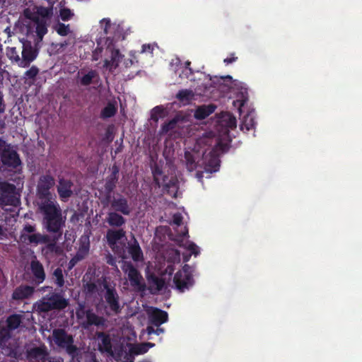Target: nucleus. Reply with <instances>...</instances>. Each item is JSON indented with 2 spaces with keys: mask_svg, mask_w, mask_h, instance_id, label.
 <instances>
[{
  "mask_svg": "<svg viewBox=\"0 0 362 362\" xmlns=\"http://www.w3.org/2000/svg\"><path fill=\"white\" fill-rule=\"evenodd\" d=\"M40 209L43 215V226L48 233L57 235V240L62 235L65 219L62 217L59 204L54 199L42 202Z\"/></svg>",
  "mask_w": 362,
  "mask_h": 362,
  "instance_id": "1",
  "label": "nucleus"
},
{
  "mask_svg": "<svg viewBox=\"0 0 362 362\" xmlns=\"http://www.w3.org/2000/svg\"><path fill=\"white\" fill-rule=\"evenodd\" d=\"M69 305V300L64 298L62 292H51L35 302L33 308L37 313L41 314L52 310L61 311Z\"/></svg>",
  "mask_w": 362,
  "mask_h": 362,
  "instance_id": "2",
  "label": "nucleus"
},
{
  "mask_svg": "<svg viewBox=\"0 0 362 362\" xmlns=\"http://www.w3.org/2000/svg\"><path fill=\"white\" fill-rule=\"evenodd\" d=\"M9 315L5 321V325L0 326V341L4 343L7 339H11L13 332L21 327L24 320V312Z\"/></svg>",
  "mask_w": 362,
  "mask_h": 362,
  "instance_id": "3",
  "label": "nucleus"
},
{
  "mask_svg": "<svg viewBox=\"0 0 362 362\" xmlns=\"http://www.w3.org/2000/svg\"><path fill=\"white\" fill-rule=\"evenodd\" d=\"M11 52L16 54V57L11 56V58L18 62V66L23 68L28 67L38 55L37 49L33 47L32 42L28 40L23 42L22 59L18 54L16 47H11Z\"/></svg>",
  "mask_w": 362,
  "mask_h": 362,
  "instance_id": "4",
  "label": "nucleus"
},
{
  "mask_svg": "<svg viewBox=\"0 0 362 362\" xmlns=\"http://www.w3.org/2000/svg\"><path fill=\"white\" fill-rule=\"evenodd\" d=\"M20 203L15 185L6 181L0 182V204L5 206H17Z\"/></svg>",
  "mask_w": 362,
  "mask_h": 362,
  "instance_id": "5",
  "label": "nucleus"
},
{
  "mask_svg": "<svg viewBox=\"0 0 362 362\" xmlns=\"http://www.w3.org/2000/svg\"><path fill=\"white\" fill-rule=\"evenodd\" d=\"M192 272V267L185 264L181 270L175 273L173 278V283L180 292H184L193 286L194 281Z\"/></svg>",
  "mask_w": 362,
  "mask_h": 362,
  "instance_id": "6",
  "label": "nucleus"
},
{
  "mask_svg": "<svg viewBox=\"0 0 362 362\" xmlns=\"http://www.w3.org/2000/svg\"><path fill=\"white\" fill-rule=\"evenodd\" d=\"M55 180L51 175H43L39 178L37 185V195L42 202L52 200L50 189L54 186Z\"/></svg>",
  "mask_w": 362,
  "mask_h": 362,
  "instance_id": "7",
  "label": "nucleus"
},
{
  "mask_svg": "<svg viewBox=\"0 0 362 362\" xmlns=\"http://www.w3.org/2000/svg\"><path fill=\"white\" fill-rule=\"evenodd\" d=\"M100 23L105 35L113 33L112 36H108L106 39L107 49H110L113 46L115 41L120 39L124 40V36H122V30L119 25L112 24L110 18H103Z\"/></svg>",
  "mask_w": 362,
  "mask_h": 362,
  "instance_id": "8",
  "label": "nucleus"
},
{
  "mask_svg": "<svg viewBox=\"0 0 362 362\" xmlns=\"http://www.w3.org/2000/svg\"><path fill=\"white\" fill-rule=\"evenodd\" d=\"M123 271L127 274L132 286L136 288L139 291H146V284L139 270L131 262H126Z\"/></svg>",
  "mask_w": 362,
  "mask_h": 362,
  "instance_id": "9",
  "label": "nucleus"
},
{
  "mask_svg": "<svg viewBox=\"0 0 362 362\" xmlns=\"http://www.w3.org/2000/svg\"><path fill=\"white\" fill-rule=\"evenodd\" d=\"M103 287L105 289L104 298L107 307L115 314L119 313L122 308L117 290L114 287H110L106 281L103 283Z\"/></svg>",
  "mask_w": 362,
  "mask_h": 362,
  "instance_id": "10",
  "label": "nucleus"
},
{
  "mask_svg": "<svg viewBox=\"0 0 362 362\" xmlns=\"http://www.w3.org/2000/svg\"><path fill=\"white\" fill-rule=\"evenodd\" d=\"M83 315H85L86 317V321L83 323V327L84 328H88L92 325L98 327L103 326L105 323L106 320L103 317L96 315L91 309L84 310V307L81 306V308L76 311V316L78 319H81Z\"/></svg>",
  "mask_w": 362,
  "mask_h": 362,
  "instance_id": "11",
  "label": "nucleus"
},
{
  "mask_svg": "<svg viewBox=\"0 0 362 362\" xmlns=\"http://www.w3.org/2000/svg\"><path fill=\"white\" fill-rule=\"evenodd\" d=\"M30 269L33 275V283L37 286L43 283L46 279L45 268L36 257L31 260Z\"/></svg>",
  "mask_w": 362,
  "mask_h": 362,
  "instance_id": "12",
  "label": "nucleus"
},
{
  "mask_svg": "<svg viewBox=\"0 0 362 362\" xmlns=\"http://www.w3.org/2000/svg\"><path fill=\"white\" fill-rule=\"evenodd\" d=\"M111 209L124 216H129L132 212L128 199L121 194L117 197H113L111 202Z\"/></svg>",
  "mask_w": 362,
  "mask_h": 362,
  "instance_id": "13",
  "label": "nucleus"
},
{
  "mask_svg": "<svg viewBox=\"0 0 362 362\" xmlns=\"http://www.w3.org/2000/svg\"><path fill=\"white\" fill-rule=\"evenodd\" d=\"M2 163L8 167L16 168L21 164L18 153L9 148H4L1 155Z\"/></svg>",
  "mask_w": 362,
  "mask_h": 362,
  "instance_id": "14",
  "label": "nucleus"
},
{
  "mask_svg": "<svg viewBox=\"0 0 362 362\" xmlns=\"http://www.w3.org/2000/svg\"><path fill=\"white\" fill-rule=\"evenodd\" d=\"M73 186L74 183L70 180L64 177L59 178L57 189L62 202H66L73 195Z\"/></svg>",
  "mask_w": 362,
  "mask_h": 362,
  "instance_id": "15",
  "label": "nucleus"
},
{
  "mask_svg": "<svg viewBox=\"0 0 362 362\" xmlns=\"http://www.w3.org/2000/svg\"><path fill=\"white\" fill-rule=\"evenodd\" d=\"M220 163L219 156L215 150H212L204 156V168L206 173H212L218 171Z\"/></svg>",
  "mask_w": 362,
  "mask_h": 362,
  "instance_id": "16",
  "label": "nucleus"
},
{
  "mask_svg": "<svg viewBox=\"0 0 362 362\" xmlns=\"http://www.w3.org/2000/svg\"><path fill=\"white\" fill-rule=\"evenodd\" d=\"M35 291V287L26 284L17 286L11 294V299L15 301H22L30 298Z\"/></svg>",
  "mask_w": 362,
  "mask_h": 362,
  "instance_id": "17",
  "label": "nucleus"
},
{
  "mask_svg": "<svg viewBox=\"0 0 362 362\" xmlns=\"http://www.w3.org/2000/svg\"><path fill=\"white\" fill-rule=\"evenodd\" d=\"M49 353L45 345L33 347L27 350L26 356L28 361L40 362L46 360Z\"/></svg>",
  "mask_w": 362,
  "mask_h": 362,
  "instance_id": "18",
  "label": "nucleus"
},
{
  "mask_svg": "<svg viewBox=\"0 0 362 362\" xmlns=\"http://www.w3.org/2000/svg\"><path fill=\"white\" fill-rule=\"evenodd\" d=\"M127 220L123 214L117 211H108L105 218V223L109 226L110 228H123Z\"/></svg>",
  "mask_w": 362,
  "mask_h": 362,
  "instance_id": "19",
  "label": "nucleus"
},
{
  "mask_svg": "<svg viewBox=\"0 0 362 362\" xmlns=\"http://www.w3.org/2000/svg\"><path fill=\"white\" fill-rule=\"evenodd\" d=\"M125 238L126 231L124 228H109L105 235L107 245L112 249L119 240Z\"/></svg>",
  "mask_w": 362,
  "mask_h": 362,
  "instance_id": "20",
  "label": "nucleus"
},
{
  "mask_svg": "<svg viewBox=\"0 0 362 362\" xmlns=\"http://www.w3.org/2000/svg\"><path fill=\"white\" fill-rule=\"evenodd\" d=\"M20 239L23 243H26L28 241L29 243H33L35 245L47 244L50 241V238L48 235H42L39 233H33L31 235L21 233Z\"/></svg>",
  "mask_w": 362,
  "mask_h": 362,
  "instance_id": "21",
  "label": "nucleus"
},
{
  "mask_svg": "<svg viewBox=\"0 0 362 362\" xmlns=\"http://www.w3.org/2000/svg\"><path fill=\"white\" fill-rule=\"evenodd\" d=\"M55 344L60 348H64L68 343L74 342V338L63 329H56L53 331Z\"/></svg>",
  "mask_w": 362,
  "mask_h": 362,
  "instance_id": "22",
  "label": "nucleus"
},
{
  "mask_svg": "<svg viewBox=\"0 0 362 362\" xmlns=\"http://www.w3.org/2000/svg\"><path fill=\"white\" fill-rule=\"evenodd\" d=\"M96 334L98 339L100 340L99 343V350L101 352H106L112 356L113 350L110 336L103 332H98Z\"/></svg>",
  "mask_w": 362,
  "mask_h": 362,
  "instance_id": "23",
  "label": "nucleus"
},
{
  "mask_svg": "<svg viewBox=\"0 0 362 362\" xmlns=\"http://www.w3.org/2000/svg\"><path fill=\"white\" fill-rule=\"evenodd\" d=\"M168 320V315L166 311L159 308H154L149 315L151 324L156 327H160Z\"/></svg>",
  "mask_w": 362,
  "mask_h": 362,
  "instance_id": "24",
  "label": "nucleus"
},
{
  "mask_svg": "<svg viewBox=\"0 0 362 362\" xmlns=\"http://www.w3.org/2000/svg\"><path fill=\"white\" fill-rule=\"evenodd\" d=\"M101 284L100 280L99 279H95V277L92 279L88 281L86 278V276L83 277V290L86 295L92 296L98 292V286Z\"/></svg>",
  "mask_w": 362,
  "mask_h": 362,
  "instance_id": "25",
  "label": "nucleus"
},
{
  "mask_svg": "<svg viewBox=\"0 0 362 362\" xmlns=\"http://www.w3.org/2000/svg\"><path fill=\"white\" fill-rule=\"evenodd\" d=\"M122 57L123 56L121 54L118 49H112L111 59L110 60L105 59L104 61V66L110 69H116L119 66V64L121 62Z\"/></svg>",
  "mask_w": 362,
  "mask_h": 362,
  "instance_id": "26",
  "label": "nucleus"
},
{
  "mask_svg": "<svg viewBox=\"0 0 362 362\" xmlns=\"http://www.w3.org/2000/svg\"><path fill=\"white\" fill-rule=\"evenodd\" d=\"M215 110L214 105L199 106L194 112V117L197 119H204L212 114Z\"/></svg>",
  "mask_w": 362,
  "mask_h": 362,
  "instance_id": "27",
  "label": "nucleus"
},
{
  "mask_svg": "<svg viewBox=\"0 0 362 362\" xmlns=\"http://www.w3.org/2000/svg\"><path fill=\"white\" fill-rule=\"evenodd\" d=\"M128 252L135 262H139L143 259L144 256L142 250L135 238L134 239L133 243L129 245Z\"/></svg>",
  "mask_w": 362,
  "mask_h": 362,
  "instance_id": "28",
  "label": "nucleus"
},
{
  "mask_svg": "<svg viewBox=\"0 0 362 362\" xmlns=\"http://www.w3.org/2000/svg\"><path fill=\"white\" fill-rule=\"evenodd\" d=\"M35 24V33L39 40H42L44 36L48 32V24L46 19L37 18V21H33Z\"/></svg>",
  "mask_w": 362,
  "mask_h": 362,
  "instance_id": "29",
  "label": "nucleus"
},
{
  "mask_svg": "<svg viewBox=\"0 0 362 362\" xmlns=\"http://www.w3.org/2000/svg\"><path fill=\"white\" fill-rule=\"evenodd\" d=\"M176 98L183 104H189L194 99V93L192 90L182 89L176 94Z\"/></svg>",
  "mask_w": 362,
  "mask_h": 362,
  "instance_id": "30",
  "label": "nucleus"
},
{
  "mask_svg": "<svg viewBox=\"0 0 362 362\" xmlns=\"http://www.w3.org/2000/svg\"><path fill=\"white\" fill-rule=\"evenodd\" d=\"M147 279L151 286L154 287L156 291H160L164 288L165 281L162 278L152 274L148 275Z\"/></svg>",
  "mask_w": 362,
  "mask_h": 362,
  "instance_id": "31",
  "label": "nucleus"
},
{
  "mask_svg": "<svg viewBox=\"0 0 362 362\" xmlns=\"http://www.w3.org/2000/svg\"><path fill=\"white\" fill-rule=\"evenodd\" d=\"M117 111V107L113 103H108L107 105L101 110L100 117L103 119L110 118L115 115Z\"/></svg>",
  "mask_w": 362,
  "mask_h": 362,
  "instance_id": "32",
  "label": "nucleus"
},
{
  "mask_svg": "<svg viewBox=\"0 0 362 362\" xmlns=\"http://www.w3.org/2000/svg\"><path fill=\"white\" fill-rule=\"evenodd\" d=\"M98 77V72L95 70L91 69L80 78L79 83L83 86H88L93 83L95 78Z\"/></svg>",
  "mask_w": 362,
  "mask_h": 362,
  "instance_id": "33",
  "label": "nucleus"
},
{
  "mask_svg": "<svg viewBox=\"0 0 362 362\" xmlns=\"http://www.w3.org/2000/svg\"><path fill=\"white\" fill-rule=\"evenodd\" d=\"M36 9V15H37L39 18L46 19L47 21L49 19L53 14L52 7L40 6H37Z\"/></svg>",
  "mask_w": 362,
  "mask_h": 362,
  "instance_id": "34",
  "label": "nucleus"
},
{
  "mask_svg": "<svg viewBox=\"0 0 362 362\" xmlns=\"http://www.w3.org/2000/svg\"><path fill=\"white\" fill-rule=\"evenodd\" d=\"M179 117H175L172 119L169 120L168 122H165L161 126V133L162 134H167L168 132L174 129L176 127V125L177 122H179Z\"/></svg>",
  "mask_w": 362,
  "mask_h": 362,
  "instance_id": "35",
  "label": "nucleus"
},
{
  "mask_svg": "<svg viewBox=\"0 0 362 362\" xmlns=\"http://www.w3.org/2000/svg\"><path fill=\"white\" fill-rule=\"evenodd\" d=\"M185 158L186 160V168L187 169L192 172L197 168V163L194 158V156L189 151H186L185 153Z\"/></svg>",
  "mask_w": 362,
  "mask_h": 362,
  "instance_id": "36",
  "label": "nucleus"
},
{
  "mask_svg": "<svg viewBox=\"0 0 362 362\" xmlns=\"http://www.w3.org/2000/svg\"><path fill=\"white\" fill-rule=\"evenodd\" d=\"M63 349H66V353L73 360L77 358L80 355V351L78 347L74 344V342L68 343Z\"/></svg>",
  "mask_w": 362,
  "mask_h": 362,
  "instance_id": "37",
  "label": "nucleus"
},
{
  "mask_svg": "<svg viewBox=\"0 0 362 362\" xmlns=\"http://www.w3.org/2000/svg\"><path fill=\"white\" fill-rule=\"evenodd\" d=\"M53 276L54 278V283L58 287L62 288L64 286L63 271L60 267H57L54 269Z\"/></svg>",
  "mask_w": 362,
  "mask_h": 362,
  "instance_id": "38",
  "label": "nucleus"
},
{
  "mask_svg": "<svg viewBox=\"0 0 362 362\" xmlns=\"http://www.w3.org/2000/svg\"><path fill=\"white\" fill-rule=\"evenodd\" d=\"M135 354L132 353V348L129 349L128 352L124 351L122 349L118 351L115 356V359L117 360L118 358H123L124 362H129L131 361H134Z\"/></svg>",
  "mask_w": 362,
  "mask_h": 362,
  "instance_id": "39",
  "label": "nucleus"
},
{
  "mask_svg": "<svg viewBox=\"0 0 362 362\" xmlns=\"http://www.w3.org/2000/svg\"><path fill=\"white\" fill-rule=\"evenodd\" d=\"M55 31L61 36H66L70 33L69 25H65L63 23L59 22L54 27Z\"/></svg>",
  "mask_w": 362,
  "mask_h": 362,
  "instance_id": "40",
  "label": "nucleus"
},
{
  "mask_svg": "<svg viewBox=\"0 0 362 362\" xmlns=\"http://www.w3.org/2000/svg\"><path fill=\"white\" fill-rule=\"evenodd\" d=\"M74 13L70 8H62L59 10V16L63 21H68L74 16Z\"/></svg>",
  "mask_w": 362,
  "mask_h": 362,
  "instance_id": "41",
  "label": "nucleus"
},
{
  "mask_svg": "<svg viewBox=\"0 0 362 362\" xmlns=\"http://www.w3.org/2000/svg\"><path fill=\"white\" fill-rule=\"evenodd\" d=\"M39 69L36 66H32L24 74V78L26 79L34 80L37 75L39 74Z\"/></svg>",
  "mask_w": 362,
  "mask_h": 362,
  "instance_id": "42",
  "label": "nucleus"
},
{
  "mask_svg": "<svg viewBox=\"0 0 362 362\" xmlns=\"http://www.w3.org/2000/svg\"><path fill=\"white\" fill-rule=\"evenodd\" d=\"M131 348L132 353L135 355L144 354L148 351L144 343L132 345Z\"/></svg>",
  "mask_w": 362,
  "mask_h": 362,
  "instance_id": "43",
  "label": "nucleus"
},
{
  "mask_svg": "<svg viewBox=\"0 0 362 362\" xmlns=\"http://www.w3.org/2000/svg\"><path fill=\"white\" fill-rule=\"evenodd\" d=\"M255 119L251 117H245L244 121L241 125V129H245L247 131L252 129L255 127Z\"/></svg>",
  "mask_w": 362,
  "mask_h": 362,
  "instance_id": "44",
  "label": "nucleus"
},
{
  "mask_svg": "<svg viewBox=\"0 0 362 362\" xmlns=\"http://www.w3.org/2000/svg\"><path fill=\"white\" fill-rule=\"evenodd\" d=\"M188 236V230L185 228V230L181 233L176 235V238L173 239L179 246H183L184 239Z\"/></svg>",
  "mask_w": 362,
  "mask_h": 362,
  "instance_id": "45",
  "label": "nucleus"
},
{
  "mask_svg": "<svg viewBox=\"0 0 362 362\" xmlns=\"http://www.w3.org/2000/svg\"><path fill=\"white\" fill-rule=\"evenodd\" d=\"M114 191H108V190H105L104 189V196L101 199V203L103 204V205H107L108 204H110L111 205V202L112 201V194Z\"/></svg>",
  "mask_w": 362,
  "mask_h": 362,
  "instance_id": "46",
  "label": "nucleus"
},
{
  "mask_svg": "<svg viewBox=\"0 0 362 362\" xmlns=\"http://www.w3.org/2000/svg\"><path fill=\"white\" fill-rule=\"evenodd\" d=\"M23 16L25 18L30 20L31 21H37V15L35 13L31 11L29 8H26L23 10Z\"/></svg>",
  "mask_w": 362,
  "mask_h": 362,
  "instance_id": "47",
  "label": "nucleus"
},
{
  "mask_svg": "<svg viewBox=\"0 0 362 362\" xmlns=\"http://www.w3.org/2000/svg\"><path fill=\"white\" fill-rule=\"evenodd\" d=\"M117 182L110 180L106 177L105 182L104 185V189L108 190L109 192L114 191L117 187Z\"/></svg>",
  "mask_w": 362,
  "mask_h": 362,
  "instance_id": "48",
  "label": "nucleus"
},
{
  "mask_svg": "<svg viewBox=\"0 0 362 362\" xmlns=\"http://www.w3.org/2000/svg\"><path fill=\"white\" fill-rule=\"evenodd\" d=\"M163 109L162 108V107H160V106L155 107L152 110L151 118L153 120L157 121L158 119V116H161V115L163 114Z\"/></svg>",
  "mask_w": 362,
  "mask_h": 362,
  "instance_id": "49",
  "label": "nucleus"
},
{
  "mask_svg": "<svg viewBox=\"0 0 362 362\" xmlns=\"http://www.w3.org/2000/svg\"><path fill=\"white\" fill-rule=\"evenodd\" d=\"M185 247L190 252L189 254L194 255V256H197V255H198L199 254V248L194 243H190L188 244L187 246H185Z\"/></svg>",
  "mask_w": 362,
  "mask_h": 362,
  "instance_id": "50",
  "label": "nucleus"
},
{
  "mask_svg": "<svg viewBox=\"0 0 362 362\" xmlns=\"http://www.w3.org/2000/svg\"><path fill=\"white\" fill-rule=\"evenodd\" d=\"M152 173H153V180H154L155 182L157 183L159 185V181H158V175H161L163 174L162 170L159 167L156 166L153 169V172Z\"/></svg>",
  "mask_w": 362,
  "mask_h": 362,
  "instance_id": "51",
  "label": "nucleus"
},
{
  "mask_svg": "<svg viewBox=\"0 0 362 362\" xmlns=\"http://www.w3.org/2000/svg\"><path fill=\"white\" fill-rule=\"evenodd\" d=\"M182 216L180 213L175 214L173 216V224L180 226L182 223Z\"/></svg>",
  "mask_w": 362,
  "mask_h": 362,
  "instance_id": "52",
  "label": "nucleus"
},
{
  "mask_svg": "<svg viewBox=\"0 0 362 362\" xmlns=\"http://www.w3.org/2000/svg\"><path fill=\"white\" fill-rule=\"evenodd\" d=\"M102 52H103L102 47H97L93 52L92 60L98 61L100 57Z\"/></svg>",
  "mask_w": 362,
  "mask_h": 362,
  "instance_id": "53",
  "label": "nucleus"
},
{
  "mask_svg": "<svg viewBox=\"0 0 362 362\" xmlns=\"http://www.w3.org/2000/svg\"><path fill=\"white\" fill-rule=\"evenodd\" d=\"M36 228L35 226L30 225V224H26L24 226L23 231L21 233H32L35 231Z\"/></svg>",
  "mask_w": 362,
  "mask_h": 362,
  "instance_id": "54",
  "label": "nucleus"
},
{
  "mask_svg": "<svg viewBox=\"0 0 362 362\" xmlns=\"http://www.w3.org/2000/svg\"><path fill=\"white\" fill-rule=\"evenodd\" d=\"M81 259V257H78V255H77L76 256H75L74 257H73L69 262V264H68V268L69 269H71L78 262V260H80Z\"/></svg>",
  "mask_w": 362,
  "mask_h": 362,
  "instance_id": "55",
  "label": "nucleus"
},
{
  "mask_svg": "<svg viewBox=\"0 0 362 362\" xmlns=\"http://www.w3.org/2000/svg\"><path fill=\"white\" fill-rule=\"evenodd\" d=\"M238 59V57L235 56V54L233 53L230 54V57H227L223 60V62L228 65L229 64H231L233 62H235Z\"/></svg>",
  "mask_w": 362,
  "mask_h": 362,
  "instance_id": "56",
  "label": "nucleus"
},
{
  "mask_svg": "<svg viewBox=\"0 0 362 362\" xmlns=\"http://www.w3.org/2000/svg\"><path fill=\"white\" fill-rule=\"evenodd\" d=\"M153 47L150 44H144L141 47V52H149L152 53Z\"/></svg>",
  "mask_w": 362,
  "mask_h": 362,
  "instance_id": "57",
  "label": "nucleus"
},
{
  "mask_svg": "<svg viewBox=\"0 0 362 362\" xmlns=\"http://www.w3.org/2000/svg\"><path fill=\"white\" fill-rule=\"evenodd\" d=\"M5 110V104L4 100V96L1 93H0V114L3 113Z\"/></svg>",
  "mask_w": 362,
  "mask_h": 362,
  "instance_id": "58",
  "label": "nucleus"
},
{
  "mask_svg": "<svg viewBox=\"0 0 362 362\" xmlns=\"http://www.w3.org/2000/svg\"><path fill=\"white\" fill-rule=\"evenodd\" d=\"M47 248L50 251H54L56 248V243L54 241L53 243H47Z\"/></svg>",
  "mask_w": 362,
  "mask_h": 362,
  "instance_id": "59",
  "label": "nucleus"
},
{
  "mask_svg": "<svg viewBox=\"0 0 362 362\" xmlns=\"http://www.w3.org/2000/svg\"><path fill=\"white\" fill-rule=\"evenodd\" d=\"M107 178L118 182L119 175L117 174L110 173V175L107 176Z\"/></svg>",
  "mask_w": 362,
  "mask_h": 362,
  "instance_id": "60",
  "label": "nucleus"
},
{
  "mask_svg": "<svg viewBox=\"0 0 362 362\" xmlns=\"http://www.w3.org/2000/svg\"><path fill=\"white\" fill-rule=\"evenodd\" d=\"M119 168L117 165H113L111 169V173L117 174L119 175Z\"/></svg>",
  "mask_w": 362,
  "mask_h": 362,
  "instance_id": "61",
  "label": "nucleus"
},
{
  "mask_svg": "<svg viewBox=\"0 0 362 362\" xmlns=\"http://www.w3.org/2000/svg\"><path fill=\"white\" fill-rule=\"evenodd\" d=\"M105 139L109 141H111L112 140V133L110 132V130L107 131L105 134Z\"/></svg>",
  "mask_w": 362,
  "mask_h": 362,
  "instance_id": "62",
  "label": "nucleus"
},
{
  "mask_svg": "<svg viewBox=\"0 0 362 362\" xmlns=\"http://www.w3.org/2000/svg\"><path fill=\"white\" fill-rule=\"evenodd\" d=\"M218 147L220 150L222 151V152H226V148H227L226 145L222 144V143H218Z\"/></svg>",
  "mask_w": 362,
  "mask_h": 362,
  "instance_id": "63",
  "label": "nucleus"
},
{
  "mask_svg": "<svg viewBox=\"0 0 362 362\" xmlns=\"http://www.w3.org/2000/svg\"><path fill=\"white\" fill-rule=\"evenodd\" d=\"M147 332L149 334H155V332H156V329L152 327V326H148L147 327Z\"/></svg>",
  "mask_w": 362,
  "mask_h": 362,
  "instance_id": "64",
  "label": "nucleus"
}]
</instances>
